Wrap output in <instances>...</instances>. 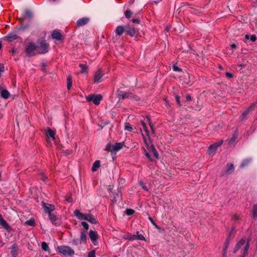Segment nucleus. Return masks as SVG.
Wrapping results in <instances>:
<instances>
[{"mask_svg": "<svg viewBox=\"0 0 257 257\" xmlns=\"http://www.w3.org/2000/svg\"><path fill=\"white\" fill-rule=\"evenodd\" d=\"M249 248V241L245 242V239L243 238L238 241L234 249V252L241 249V253L242 255H246Z\"/></svg>", "mask_w": 257, "mask_h": 257, "instance_id": "nucleus-1", "label": "nucleus"}, {"mask_svg": "<svg viewBox=\"0 0 257 257\" xmlns=\"http://www.w3.org/2000/svg\"><path fill=\"white\" fill-rule=\"evenodd\" d=\"M143 139L148 150L149 152H152L153 153L155 158L158 159L159 157V154L156 149H155V146L152 143L150 139L149 138L147 139L143 134Z\"/></svg>", "mask_w": 257, "mask_h": 257, "instance_id": "nucleus-2", "label": "nucleus"}, {"mask_svg": "<svg viewBox=\"0 0 257 257\" xmlns=\"http://www.w3.org/2000/svg\"><path fill=\"white\" fill-rule=\"evenodd\" d=\"M49 45L45 40H41L38 42L37 48L38 53L44 54L48 52Z\"/></svg>", "mask_w": 257, "mask_h": 257, "instance_id": "nucleus-3", "label": "nucleus"}, {"mask_svg": "<svg viewBox=\"0 0 257 257\" xmlns=\"http://www.w3.org/2000/svg\"><path fill=\"white\" fill-rule=\"evenodd\" d=\"M26 55L28 56L35 55L38 53L37 45L33 43H30L26 46L25 49Z\"/></svg>", "mask_w": 257, "mask_h": 257, "instance_id": "nucleus-4", "label": "nucleus"}, {"mask_svg": "<svg viewBox=\"0 0 257 257\" xmlns=\"http://www.w3.org/2000/svg\"><path fill=\"white\" fill-rule=\"evenodd\" d=\"M124 146V142L117 143L112 145H107L106 146V150L111 152H116L121 150Z\"/></svg>", "mask_w": 257, "mask_h": 257, "instance_id": "nucleus-5", "label": "nucleus"}, {"mask_svg": "<svg viewBox=\"0 0 257 257\" xmlns=\"http://www.w3.org/2000/svg\"><path fill=\"white\" fill-rule=\"evenodd\" d=\"M85 98L87 101H92L95 105H98L100 104L101 100L102 99V96L99 94H91L86 96Z\"/></svg>", "mask_w": 257, "mask_h": 257, "instance_id": "nucleus-6", "label": "nucleus"}, {"mask_svg": "<svg viewBox=\"0 0 257 257\" xmlns=\"http://www.w3.org/2000/svg\"><path fill=\"white\" fill-rule=\"evenodd\" d=\"M59 252L64 255H72L74 254V251L68 246H59L57 247Z\"/></svg>", "mask_w": 257, "mask_h": 257, "instance_id": "nucleus-7", "label": "nucleus"}, {"mask_svg": "<svg viewBox=\"0 0 257 257\" xmlns=\"http://www.w3.org/2000/svg\"><path fill=\"white\" fill-rule=\"evenodd\" d=\"M125 33L130 36L133 37L136 35L137 30L133 27L129 25H127L125 26Z\"/></svg>", "mask_w": 257, "mask_h": 257, "instance_id": "nucleus-8", "label": "nucleus"}, {"mask_svg": "<svg viewBox=\"0 0 257 257\" xmlns=\"http://www.w3.org/2000/svg\"><path fill=\"white\" fill-rule=\"evenodd\" d=\"M43 207L46 213L48 214L52 213V212L54 210L55 207L53 205L48 204L45 202L42 203Z\"/></svg>", "mask_w": 257, "mask_h": 257, "instance_id": "nucleus-9", "label": "nucleus"}, {"mask_svg": "<svg viewBox=\"0 0 257 257\" xmlns=\"http://www.w3.org/2000/svg\"><path fill=\"white\" fill-rule=\"evenodd\" d=\"M222 143L223 141L221 140L214 144L211 145L208 148L209 153L211 154L215 152L217 148L222 145Z\"/></svg>", "mask_w": 257, "mask_h": 257, "instance_id": "nucleus-10", "label": "nucleus"}, {"mask_svg": "<svg viewBox=\"0 0 257 257\" xmlns=\"http://www.w3.org/2000/svg\"><path fill=\"white\" fill-rule=\"evenodd\" d=\"M141 124L143 127L142 128H141V130L142 132V135H143V134L144 135V136L147 139L149 138L150 139V137H149V131L148 129V127H147L146 124L143 121L141 122Z\"/></svg>", "mask_w": 257, "mask_h": 257, "instance_id": "nucleus-11", "label": "nucleus"}, {"mask_svg": "<svg viewBox=\"0 0 257 257\" xmlns=\"http://www.w3.org/2000/svg\"><path fill=\"white\" fill-rule=\"evenodd\" d=\"M51 35L53 39H55L56 40H63V36L62 35L61 33L57 30L53 31Z\"/></svg>", "mask_w": 257, "mask_h": 257, "instance_id": "nucleus-12", "label": "nucleus"}, {"mask_svg": "<svg viewBox=\"0 0 257 257\" xmlns=\"http://www.w3.org/2000/svg\"><path fill=\"white\" fill-rule=\"evenodd\" d=\"M89 237L92 243L95 245V242L98 239V234L96 231L90 230L89 233Z\"/></svg>", "mask_w": 257, "mask_h": 257, "instance_id": "nucleus-13", "label": "nucleus"}, {"mask_svg": "<svg viewBox=\"0 0 257 257\" xmlns=\"http://www.w3.org/2000/svg\"><path fill=\"white\" fill-rule=\"evenodd\" d=\"M89 21V19L87 17L79 19L76 22V25L78 27H81L87 24Z\"/></svg>", "mask_w": 257, "mask_h": 257, "instance_id": "nucleus-14", "label": "nucleus"}, {"mask_svg": "<svg viewBox=\"0 0 257 257\" xmlns=\"http://www.w3.org/2000/svg\"><path fill=\"white\" fill-rule=\"evenodd\" d=\"M0 93L2 97L5 99H8L10 95V93L8 90L2 87L0 88Z\"/></svg>", "mask_w": 257, "mask_h": 257, "instance_id": "nucleus-15", "label": "nucleus"}, {"mask_svg": "<svg viewBox=\"0 0 257 257\" xmlns=\"http://www.w3.org/2000/svg\"><path fill=\"white\" fill-rule=\"evenodd\" d=\"M115 33L118 36L121 35L124 32H125V26H118L115 29Z\"/></svg>", "mask_w": 257, "mask_h": 257, "instance_id": "nucleus-16", "label": "nucleus"}, {"mask_svg": "<svg viewBox=\"0 0 257 257\" xmlns=\"http://www.w3.org/2000/svg\"><path fill=\"white\" fill-rule=\"evenodd\" d=\"M74 213V215L80 220H85V217L87 216V214L81 213L78 210H75Z\"/></svg>", "mask_w": 257, "mask_h": 257, "instance_id": "nucleus-17", "label": "nucleus"}, {"mask_svg": "<svg viewBox=\"0 0 257 257\" xmlns=\"http://www.w3.org/2000/svg\"><path fill=\"white\" fill-rule=\"evenodd\" d=\"M46 135L49 138H51L53 140L55 139V132L50 128H48L46 132Z\"/></svg>", "mask_w": 257, "mask_h": 257, "instance_id": "nucleus-18", "label": "nucleus"}, {"mask_svg": "<svg viewBox=\"0 0 257 257\" xmlns=\"http://www.w3.org/2000/svg\"><path fill=\"white\" fill-rule=\"evenodd\" d=\"M102 76V72L101 69H98L94 74V80H99Z\"/></svg>", "mask_w": 257, "mask_h": 257, "instance_id": "nucleus-19", "label": "nucleus"}, {"mask_svg": "<svg viewBox=\"0 0 257 257\" xmlns=\"http://www.w3.org/2000/svg\"><path fill=\"white\" fill-rule=\"evenodd\" d=\"M85 220L88 221L92 223H96L97 221L96 219L94 217L93 215L91 214H87L86 217H85Z\"/></svg>", "mask_w": 257, "mask_h": 257, "instance_id": "nucleus-20", "label": "nucleus"}, {"mask_svg": "<svg viewBox=\"0 0 257 257\" xmlns=\"http://www.w3.org/2000/svg\"><path fill=\"white\" fill-rule=\"evenodd\" d=\"M100 161H99V160L95 161L93 164V165L92 167V171L93 172H95L96 171H97L98 168H99L100 167Z\"/></svg>", "mask_w": 257, "mask_h": 257, "instance_id": "nucleus-21", "label": "nucleus"}, {"mask_svg": "<svg viewBox=\"0 0 257 257\" xmlns=\"http://www.w3.org/2000/svg\"><path fill=\"white\" fill-rule=\"evenodd\" d=\"M87 239L86 231H82L80 233V241L81 242H85Z\"/></svg>", "mask_w": 257, "mask_h": 257, "instance_id": "nucleus-22", "label": "nucleus"}, {"mask_svg": "<svg viewBox=\"0 0 257 257\" xmlns=\"http://www.w3.org/2000/svg\"><path fill=\"white\" fill-rule=\"evenodd\" d=\"M0 225L3 226L5 228L8 229L9 226L6 221L3 218L2 215L0 214Z\"/></svg>", "mask_w": 257, "mask_h": 257, "instance_id": "nucleus-23", "label": "nucleus"}, {"mask_svg": "<svg viewBox=\"0 0 257 257\" xmlns=\"http://www.w3.org/2000/svg\"><path fill=\"white\" fill-rule=\"evenodd\" d=\"M17 38V35L14 33H11L8 35L6 37V39L9 41H12Z\"/></svg>", "mask_w": 257, "mask_h": 257, "instance_id": "nucleus-24", "label": "nucleus"}, {"mask_svg": "<svg viewBox=\"0 0 257 257\" xmlns=\"http://www.w3.org/2000/svg\"><path fill=\"white\" fill-rule=\"evenodd\" d=\"M133 237L135 238L136 239H138L140 240H146L145 237L142 234H140L139 231L136 232V235H133Z\"/></svg>", "mask_w": 257, "mask_h": 257, "instance_id": "nucleus-25", "label": "nucleus"}, {"mask_svg": "<svg viewBox=\"0 0 257 257\" xmlns=\"http://www.w3.org/2000/svg\"><path fill=\"white\" fill-rule=\"evenodd\" d=\"M122 94L120 95L121 96L122 98H133L134 95L129 92H121Z\"/></svg>", "mask_w": 257, "mask_h": 257, "instance_id": "nucleus-26", "label": "nucleus"}, {"mask_svg": "<svg viewBox=\"0 0 257 257\" xmlns=\"http://www.w3.org/2000/svg\"><path fill=\"white\" fill-rule=\"evenodd\" d=\"M49 215L50 220H51V222L53 224H56L55 222L57 220L56 216L52 213L49 214Z\"/></svg>", "mask_w": 257, "mask_h": 257, "instance_id": "nucleus-27", "label": "nucleus"}, {"mask_svg": "<svg viewBox=\"0 0 257 257\" xmlns=\"http://www.w3.org/2000/svg\"><path fill=\"white\" fill-rule=\"evenodd\" d=\"M250 162H251L250 159H247L244 160L242 162V163L240 165V167H244L247 166Z\"/></svg>", "mask_w": 257, "mask_h": 257, "instance_id": "nucleus-28", "label": "nucleus"}, {"mask_svg": "<svg viewBox=\"0 0 257 257\" xmlns=\"http://www.w3.org/2000/svg\"><path fill=\"white\" fill-rule=\"evenodd\" d=\"M25 224L29 226H35V221L34 219H31L30 220H27Z\"/></svg>", "mask_w": 257, "mask_h": 257, "instance_id": "nucleus-29", "label": "nucleus"}, {"mask_svg": "<svg viewBox=\"0 0 257 257\" xmlns=\"http://www.w3.org/2000/svg\"><path fill=\"white\" fill-rule=\"evenodd\" d=\"M123 238L126 239H128L130 240H135V238L133 237V235H132L130 233H127L123 236Z\"/></svg>", "mask_w": 257, "mask_h": 257, "instance_id": "nucleus-30", "label": "nucleus"}, {"mask_svg": "<svg viewBox=\"0 0 257 257\" xmlns=\"http://www.w3.org/2000/svg\"><path fill=\"white\" fill-rule=\"evenodd\" d=\"M253 106V104H252V105L249 106L246 110H245L243 112V113L242 114L243 118H244V117H245L246 116V115L248 114L249 111H250V110H252Z\"/></svg>", "mask_w": 257, "mask_h": 257, "instance_id": "nucleus-31", "label": "nucleus"}, {"mask_svg": "<svg viewBox=\"0 0 257 257\" xmlns=\"http://www.w3.org/2000/svg\"><path fill=\"white\" fill-rule=\"evenodd\" d=\"M79 67L81 68V72L82 73L85 72L88 69L87 66L86 65L83 64H80L79 65Z\"/></svg>", "mask_w": 257, "mask_h": 257, "instance_id": "nucleus-32", "label": "nucleus"}, {"mask_svg": "<svg viewBox=\"0 0 257 257\" xmlns=\"http://www.w3.org/2000/svg\"><path fill=\"white\" fill-rule=\"evenodd\" d=\"M237 134L236 133H235L231 139L228 140V143L229 144L233 143L234 142V141L237 138Z\"/></svg>", "mask_w": 257, "mask_h": 257, "instance_id": "nucleus-33", "label": "nucleus"}, {"mask_svg": "<svg viewBox=\"0 0 257 257\" xmlns=\"http://www.w3.org/2000/svg\"><path fill=\"white\" fill-rule=\"evenodd\" d=\"M252 216L253 217H257V204H255L252 208Z\"/></svg>", "mask_w": 257, "mask_h": 257, "instance_id": "nucleus-34", "label": "nucleus"}, {"mask_svg": "<svg viewBox=\"0 0 257 257\" xmlns=\"http://www.w3.org/2000/svg\"><path fill=\"white\" fill-rule=\"evenodd\" d=\"M42 248L45 251H48L49 249L48 244L44 241L42 243Z\"/></svg>", "mask_w": 257, "mask_h": 257, "instance_id": "nucleus-35", "label": "nucleus"}, {"mask_svg": "<svg viewBox=\"0 0 257 257\" xmlns=\"http://www.w3.org/2000/svg\"><path fill=\"white\" fill-rule=\"evenodd\" d=\"M124 15L127 19H130L132 15V13L130 10H127L125 12Z\"/></svg>", "mask_w": 257, "mask_h": 257, "instance_id": "nucleus-36", "label": "nucleus"}, {"mask_svg": "<svg viewBox=\"0 0 257 257\" xmlns=\"http://www.w3.org/2000/svg\"><path fill=\"white\" fill-rule=\"evenodd\" d=\"M234 169L233 165L232 164H228L226 167V171L229 172L232 171Z\"/></svg>", "mask_w": 257, "mask_h": 257, "instance_id": "nucleus-37", "label": "nucleus"}, {"mask_svg": "<svg viewBox=\"0 0 257 257\" xmlns=\"http://www.w3.org/2000/svg\"><path fill=\"white\" fill-rule=\"evenodd\" d=\"M172 69L174 71L180 72L182 71V69L178 67L176 64L172 66Z\"/></svg>", "mask_w": 257, "mask_h": 257, "instance_id": "nucleus-38", "label": "nucleus"}, {"mask_svg": "<svg viewBox=\"0 0 257 257\" xmlns=\"http://www.w3.org/2000/svg\"><path fill=\"white\" fill-rule=\"evenodd\" d=\"M125 130L131 132L133 130L132 126L130 123H126L125 124Z\"/></svg>", "mask_w": 257, "mask_h": 257, "instance_id": "nucleus-39", "label": "nucleus"}, {"mask_svg": "<svg viewBox=\"0 0 257 257\" xmlns=\"http://www.w3.org/2000/svg\"><path fill=\"white\" fill-rule=\"evenodd\" d=\"M225 75L227 79H232L233 78V74L231 72H225Z\"/></svg>", "mask_w": 257, "mask_h": 257, "instance_id": "nucleus-40", "label": "nucleus"}, {"mask_svg": "<svg viewBox=\"0 0 257 257\" xmlns=\"http://www.w3.org/2000/svg\"><path fill=\"white\" fill-rule=\"evenodd\" d=\"M143 150L144 151V153H145V156L149 159L151 161H153V159L151 158L150 154L149 153V152L144 148H143Z\"/></svg>", "mask_w": 257, "mask_h": 257, "instance_id": "nucleus-41", "label": "nucleus"}, {"mask_svg": "<svg viewBox=\"0 0 257 257\" xmlns=\"http://www.w3.org/2000/svg\"><path fill=\"white\" fill-rule=\"evenodd\" d=\"M139 185L143 188V189L144 190L147 191H148V187L145 185L143 181L139 182Z\"/></svg>", "mask_w": 257, "mask_h": 257, "instance_id": "nucleus-42", "label": "nucleus"}, {"mask_svg": "<svg viewBox=\"0 0 257 257\" xmlns=\"http://www.w3.org/2000/svg\"><path fill=\"white\" fill-rule=\"evenodd\" d=\"M134 210L132 209H127L125 211L126 214L128 215H133L134 213Z\"/></svg>", "mask_w": 257, "mask_h": 257, "instance_id": "nucleus-43", "label": "nucleus"}, {"mask_svg": "<svg viewBox=\"0 0 257 257\" xmlns=\"http://www.w3.org/2000/svg\"><path fill=\"white\" fill-rule=\"evenodd\" d=\"M82 226L85 229V231H87L89 228V225L86 222L83 221L81 222Z\"/></svg>", "mask_w": 257, "mask_h": 257, "instance_id": "nucleus-44", "label": "nucleus"}, {"mask_svg": "<svg viewBox=\"0 0 257 257\" xmlns=\"http://www.w3.org/2000/svg\"><path fill=\"white\" fill-rule=\"evenodd\" d=\"M87 257H95V250H92L90 251L88 254Z\"/></svg>", "mask_w": 257, "mask_h": 257, "instance_id": "nucleus-45", "label": "nucleus"}, {"mask_svg": "<svg viewBox=\"0 0 257 257\" xmlns=\"http://www.w3.org/2000/svg\"><path fill=\"white\" fill-rule=\"evenodd\" d=\"M149 219L157 228H159V226L157 225V224L155 223V222L154 221L152 217H149Z\"/></svg>", "mask_w": 257, "mask_h": 257, "instance_id": "nucleus-46", "label": "nucleus"}, {"mask_svg": "<svg viewBox=\"0 0 257 257\" xmlns=\"http://www.w3.org/2000/svg\"><path fill=\"white\" fill-rule=\"evenodd\" d=\"M227 247V245H226V246L223 249V257H226Z\"/></svg>", "mask_w": 257, "mask_h": 257, "instance_id": "nucleus-47", "label": "nucleus"}, {"mask_svg": "<svg viewBox=\"0 0 257 257\" xmlns=\"http://www.w3.org/2000/svg\"><path fill=\"white\" fill-rule=\"evenodd\" d=\"M249 39L252 42H254L256 40V37L255 35H252L250 37Z\"/></svg>", "mask_w": 257, "mask_h": 257, "instance_id": "nucleus-48", "label": "nucleus"}, {"mask_svg": "<svg viewBox=\"0 0 257 257\" xmlns=\"http://www.w3.org/2000/svg\"><path fill=\"white\" fill-rule=\"evenodd\" d=\"M72 86V81H68L67 83V89L68 90H70Z\"/></svg>", "mask_w": 257, "mask_h": 257, "instance_id": "nucleus-49", "label": "nucleus"}, {"mask_svg": "<svg viewBox=\"0 0 257 257\" xmlns=\"http://www.w3.org/2000/svg\"><path fill=\"white\" fill-rule=\"evenodd\" d=\"M132 21L133 23H137V24H139L140 22V20L138 19H132Z\"/></svg>", "mask_w": 257, "mask_h": 257, "instance_id": "nucleus-50", "label": "nucleus"}, {"mask_svg": "<svg viewBox=\"0 0 257 257\" xmlns=\"http://www.w3.org/2000/svg\"><path fill=\"white\" fill-rule=\"evenodd\" d=\"M176 99L178 104H180V97L179 96H176Z\"/></svg>", "mask_w": 257, "mask_h": 257, "instance_id": "nucleus-51", "label": "nucleus"}, {"mask_svg": "<svg viewBox=\"0 0 257 257\" xmlns=\"http://www.w3.org/2000/svg\"><path fill=\"white\" fill-rule=\"evenodd\" d=\"M191 100V96L189 95H187V96H186V100L189 101H190Z\"/></svg>", "mask_w": 257, "mask_h": 257, "instance_id": "nucleus-52", "label": "nucleus"}, {"mask_svg": "<svg viewBox=\"0 0 257 257\" xmlns=\"http://www.w3.org/2000/svg\"><path fill=\"white\" fill-rule=\"evenodd\" d=\"M230 47L232 48V49H236V46L235 44H231L230 45Z\"/></svg>", "mask_w": 257, "mask_h": 257, "instance_id": "nucleus-53", "label": "nucleus"}, {"mask_svg": "<svg viewBox=\"0 0 257 257\" xmlns=\"http://www.w3.org/2000/svg\"><path fill=\"white\" fill-rule=\"evenodd\" d=\"M244 37L246 40H248L250 38V36L248 34L245 35Z\"/></svg>", "mask_w": 257, "mask_h": 257, "instance_id": "nucleus-54", "label": "nucleus"}, {"mask_svg": "<svg viewBox=\"0 0 257 257\" xmlns=\"http://www.w3.org/2000/svg\"><path fill=\"white\" fill-rule=\"evenodd\" d=\"M26 15H27L29 17L30 16V15H31V12L30 11H27L26 12Z\"/></svg>", "mask_w": 257, "mask_h": 257, "instance_id": "nucleus-55", "label": "nucleus"}, {"mask_svg": "<svg viewBox=\"0 0 257 257\" xmlns=\"http://www.w3.org/2000/svg\"><path fill=\"white\" fill-rule=\"evenodd\" d=\"M234 217L236 219L238 220L239 219V216H238L237 214L234 215Z\"/></svg>", "mask_w": 257, "mask_h": 257, "instance_id": "nucleus-56", "label": "nucleus"}, {"mask_svg": "<svg viewBox=\"0 0 257 257\" xmlns=\"http://www.w3.org/2000/svg\"><path fill=\"white\" fill-rule=\"evenodd\" d=\"M71 78L69 76L67 77V80H71Z\"/></svg>", "mask_w": 257, "mask_h": 257, "instance_id": "nucleus-57", "label": "nucleus"}, {"mask_svg": "<svg viewBox=\"0 0 257 257\" xmlns=\"http://www.w3.org/2000/svg\"><path fill=\"white\" fill-rule=\"evenodd\" d=\"M2 42H1V41L0 40V49L2 48Z\"/></svg>", "mask_w": 257, "mask_h": 257, "instance_id": "nucleus-58", "label": "nucleus"}, {"mask_svg": "<svg viewBox=\"0 0 257 257\" xmlns=\"http://www.w3.org/2000/svg\"><path fill=\"white\" fill-rule=\"evenodd\" d=\"M150 125L151 127L152 128L153 125H152V124L150 122Z\"/></svg>", "mask_w": 257, "mask_h": 257, "instance_id": "nucleus-59", "label": "nucleus"}, {"mask_svg": "<svg viewBox=\"0 0 257 257\" xmlns=\"http://www.w3.org/2000/svg\"><path fill=\"white\" fill-rule=\"evenodd\" d=\"M135 99H136V100H139L138 97H136L135 98Z\"/></svg>", "mask_w": 257, "mask_h": 257, "instance_id": "nucleus-60", "label": "nucleus"}, {"mask_svg": "<svg viewBox=\"0 0 257 257\" xmlns=\"http://www.w3.org/2000/svg\"><path fill=\"white\" fill-rule=\"evenodd\" d=\"M245 255H242H242H241V257H244V256H245Z\"/></svg>", "mask_w": 257, "mask_h": 257, "instance_id": "nucleus-61", "label": "nucleus"}]
</instances>
